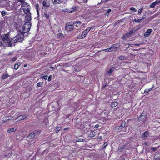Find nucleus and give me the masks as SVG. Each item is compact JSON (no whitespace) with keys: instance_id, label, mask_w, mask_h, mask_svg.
<instances>
[{"instance_id":"obj_1","label":"nucleus","mask_w":160,"mask_h":160,"mask_svg":"<svg viewBox=\"0 0 160 160\" xmlns=\"http://www.w3.org/2000/svg\"><path fill=\"white\" fill-rule=\"evenodd\" d=\"M18 34L15 37L11 39V40L13 43L20 42L22 41L24 38V33L22 32Z\"/></svg>"},{"instance_id":"obj_2","label":"nucleus","mask_w":160,"mask_h":160,"mask_svg":"<svg viewBox=\"0 0 160 160\" xmlns=\"http://www.w3.org/2000/svg\"><path fill=\"white\" fill-rule=\"evenodd\" d=\"M31 24L29 22H26L21 28V29L18 30L19 32H22L24 34L28 32L31 28Z\"/></svg>"},{"instance_id":"obj_3","label":"nucleus","mask_w":160,"mask_h":160,"mask_svg":"<svg viewBox=\"0 0 160 160\" xmlns=\"http://www.w3.org/2000/svg\"><path fill=\"white\" fill-rule=\"evenodd\" d=\"M9 34L8 33L6 34H4L1 36V38L2 40L7 43V45L8 47H12V43L11 42L10 38H9Z\"/></svg>"},{"instance_id":"obj_4","label":"nucleus","mask_w":160,"mask_h":160,"mask_svg":"<svg viewBox=\"0 0 160 160\" xmlns=\"http://www.w3.org/2000/svg\"><path fill=\"white\" fill-rule=\"evenodd\" d=\"M39 134L40 132L38 130H35L29 134L28 136V138L29 139L32 138H34L36 136L39 135Z\"/></svg>"},{"instance_id":"obj_5","label":"nucleus","mask_w":160,"mask_h":160,"mask_svg":"<svg viewBox=\"0 0 160 160\" xmlns=\"http://www.w3.org/2000/svg\"><path fill=\"white\" fill-rule=\"evenodd\" d=\"M26 15L25 16V19L26 21L29 22L31 21V13L30 12L26 13Z\"/></svg>"},{"instance_id":"obj_6","label":"nucleus","mask_w":160,"mask_h":160,"mask_svg":"<svg viewBox=\"0 0 160 160\" xmlns=\"http://www.w3.org/2000/svg\"><path fill=\"white\" fill-rule=\"evenodd\" d=\"M13 117L10 116H7L3 117L2 119V120L3 123H4L8 120H12Z\"/></svg>"},{"instance_id":"obj_7","label":"nucleus","mask_w":160,"mask_h":160,"mask_svg":"<svg viewBox=\"0 0 160 160\" xmlns=\"http://www.w3.org/2000/svg\"><path fill=\"white\" fill-rule=\"evenodd\" d=\"M27 118V117L25 115H19L16 118V120H17V121H20L24 119H26Z\"/></svg>"},{"instance_id":"obj_8","label":"nucleus","mask_w":160,"mask_h":160,"mask_svg":"<svg viewBox=\"0 0 160 160\" xmlns=\"http://www.w3.org/2000/svg\"><path fill=\"white\" fill-rule=\"evenodd\" d=\"M118 45L117 44L112 45L110 47L112 51H116L117 50Z\"/></svg>"},{"instance_id":"obj_9","label":"nucleus","mask_w":160,"mask_h":160,"mask_svg":"<svg viewBox=\"0 0 160 160\" xmlns=\"http://www.w3.org/2000/svg\"><path fill=\"white\" fill-rule=\"evenodd\" d=\"M43 6L44 7V9H46L50 6L49 3L47 1L44 0L42 2Z\"/></svg>"},{"instance_id":"obj_10","label":"nucleus","mask_w":160,"mask_h":160,"mask_svg":"<svg viewBox=\"0 0 160 160\" xmlns=\"http://www.w3.org/2000/svg\"><path fill=\"white\" fill-rule=\"evenodd\" d=\"M73 26H68L67 25L65 26V30L68 32L72 31L73 29Z\"/></svg>"},{"instance_id":"obj_11","label":"nucleus","mask_w":160,"mask_h":160,"mask_svg":"<svg viewBox=\"0 0 160 160\" xmlns=\"http://www.w3.org/2000/svg\"><path fill=\"white\" fill-rule=\"evenodd\" d=\"M21 4V8L22 10H24V8L26 7L27 8L29 6L28 3L26 2H25V1L22 3H20L19 4V5Z\"/></svg>"},{"instance_id":"obj_12","label":"nucleus","mask_w":160,"mask_h":160,"mask_svg":"<svg viewBox=\"0 0 160 160\" xmlns=\"http://www.w3.org/2000/svg\"><path fill=\"white\" fill-rule=\"evenodd\" d=\"M152 31V30L151 29H148L146 32L144 33V36L145 37L148 36L151 34Z\"/></svg>"},{"instance_id":"obj_13","label":"nucleus","mask_w":160,"mask_h":160,"mask_svg":"<svg viewBox=\"0 0 160 160\" xmlns=\"http://www.w3.org/2000/svg\"><path fill=\"white\" fill-rule=\"evenodd\" d=\"M24 10H23L25 13L30 12V6L29 5L27 8H24Z\"/></svg>"},{"instance_id":"obj_14","label":"nucleus","mask_w":160,"mask_h":160,"mask_svg":"<svg viewBox=\"0 0 160 160\" xmlns=\"http://www.w3.org/2000/svg\"><path fill=\"white\" fill-rule=\"evenodd\" d=\"M146 117V114L145 113H142L140 117L138 118V120L141 121L144 119Z\"/></svg>"},{"instance_id":"obj_15","label":"nucleus","mask_w":160,"mask_h":160,"mask_svg":"<svg viewBox=\"0 0 160 160\" xmlns=\"http://www.w3.org/2000/svg\"><path fill=\"white\" fill-rule=\"evenodd\" d=\"M16 130L15 128H11L8 130V132L9 133L15 132Z\"/></svg>"},{"instance_id":"obj_16","label":"nucleus","mask_w":160,"mask_h":160,"mask_svg":"<svg viewBox=\"0 0 160 160\" xmlns=\"http://www.w3.org/2000/svg\"><path fill=\"white\" fill-rule=\"evenodd\" d=\"M158 1H155V2L152 3L150 6V7L151 8H153L155 7V5L158 4Z\"/></svg>"},{"instance_id":"obj_17","label":"nucleus","mask_w":160,"mask_h":160,"mask_svg":"<svg viewBox=\"0 0 160 160\" xmlns=\"http://www.w3.org/2000/svg\"><path fill=\"white\" fill-rule=\"evenodd\" d=\"M96 134V133L94 131H91L89 132V136L91 137H93Z\"/></svg>"},{"instance_id":"obj_18","label":"nucleus","mask_w":160,"mask_h":160,"mask_svg":"<svg viewBox=\"0 0 160 160\" xmlns=\"http://www.w3.org/2000/svg\"><path fill=\"white\" fill-rule=\"evenodd\" d=\"M75 24L74 22H70L67 23L66 25H67L68 26H73V25Z\"/></svg>"},{"instance_id":"obj_19","label":"nucleus","mask_w":160,"mask_h":160,"mask_svg":"<svg viewBox=\"0 0 160 160\" xmlns=\"http://www.w3.org/2000/svg\"><path fill=\"white\" fill-rule=\"evenodd\" d=\"M20 62H19L17 63H16L14 66V69L15 70L18 69V68L19 66H20Z\"/></svg>"},{"instance_id":"obj_20","label":"nucleus","mask_w":160,"mask_h":160,"mask_svg":"<svg viewBox=\"0 0 160 160\" xmlns=\"http://www.w3.org/2000/svg\"><path fill=\"white\" fill-rule=\"evenodd\" d=\"M125 126V124L124 122H122L121 123L120 126L119 127L118 129L120 130L124 128Z\"/></svg>"},{"instance_id":"obj_21","label":"nucleus","mask_w":160,"mask_h":160,"mask_svg":"<svg viewBox=\"0 0 160 160\" xmlns=\"http://www.w3.org/2000/svg\"><path fill=\"white\" fill-rule=\"evenodd\" d=\"M148 135V132L146 131L142 134V137H146Z\"/></svg>"},{"instance_id":"obj_22","label":"nucleus","mask_w":160,"mask_h":160,"mask_svg":"<svg viewBox=\"0 0 160 160\" xmlns=\"http://www.w3.org/2000/svg\"><path fill=\"white\" fill-rule=\"evenodd\" d=\"M87 33L86 32V31H83L82 34V38H84L86 36Z\"/></svg>"},{"instance_id":"obj_23","label":"nucleus","mask_w":160,"mask_h":160,"mask_svg":"<svg viewBox=\"0 0 160 160\" xmlns=\"http://www.w3.org/2000/svg\"><path fill=\"white\" fill-rule=\"evenodd\" d=\"M9 76V75L7 73H4L2 77V79H4L6 78H7Z\"/></svg>"},{"instance_id":"obj_24","label":"nucleus","mask_w":160,"mask_h":160,"mask_svg":"<svg viewBox=\"0 0 160 160\" xmlns=\"http://www.w3.org/2000/svg\"><path fill=\"white\" fill-rule=\"evenodd\" d=\"M118 105V103L116 102H114L111 104V106L112 107H115Z\"/></svg>"},{"instance_id":"obj_25","label":"nucleus","mask_w":160,"mask_h":160,"mask_svg":"<svg viewBox=\"0 0 160 160\" xmlns=\"http://www.w3.org/2000/svg\"><path fill=\"white\" fill-rule=\"evenodd\" d=\"M126 146L124 145L120 148H119L118 149V151L120 152H121L123 149L125 148Z\"/></svg>"},{"instance_id":"obj_26","label":"nucleus","mask_w":160,"mask_h":160,"mask_svg":"<svg viewBox=\"0 0 160 160\" xmlns=\"http://www.w3.org/2000/svg\"><path fill=\"white\" fill-rule=\"evenodd\" d=\"M153 88L152 87L149 89H146L144 90V93H148V92H150L151 90H152Z\"/></svg>"},{"instance_id":"obj_27","label":"nucleus","mask_w":160,"mask_h":160,"mask_svg":"<svg viewBox=\"0 0 160 160\" xmlns=\"http://www.w3.org/2000/svg\"><path fill=\"white\" fill-rule=\"evenodd\" d=\"M115 69V68L114 67H112L108 71V74H109L112 73L114 70Z\"/></svg>"},{"instance_id":"obj_28","label":"nucleus","mask_w":160,"mask_h":160,"mask_svg":"<svg viewBox=\"0 0 160 160\" xmlns=\"http://www.w3.org/2000/svg\"><path fill=\"white\" fill-rule=\"evenodd\" d=\"M126 59V58L125 57L123 56H119L118 58V59L121 60H125Z\"/></svg>"},{"instance_id":"obj_29","label":"nucleus","mask_w":160,"mask_h":160,"mask_svg":"<svg viewBox=\"0 0 160 160\" xmlns=\"http://www.w3.org/2000/svg\"><path fill=\"white\" fill-rule=\"evenodd\" d=\"M76 8L75 7H73L72 8H70L69 10L70 11H72V13L75 11Z\"/></svg>"},{"instance_id":"obj_30","label":"nucleus","mask_w":160,"mask_h":160,"mask_svg":"<svg viewBox=\"0 0 160 160\" xmlns=\"http://www.w3.org/2000/svg\"><path fill=\"white\" fill-rule=\"evenodd\" d=\"M92 27H89L88 28L85 30V31H86V32L88 33L89 31L92 29Z\"/></svg>"},{"instance_id":"obj_31","label":"nucleus","mask_w":160,"mask_h":160,"mask_svg":"<svg viewBox=\"0 0 160 160\" xmlns=\"http://www.w3.org/2000/svg\"><path fill=\"white\" fill-rule=\"evenodd\" d=\"M42 84H43L42 82H39L37 84V87H42Z\"/></svg>"},{"instance_id":"obj_32","label":"nucleus","mask_w":160,"mask_h":160,"mask_svg":"<svg viewBox=\"0 0 160 160\" xmlns=\"http://www.w3.org/2000/svg\"><path fill=\"white\" fill-rule=\"evenodd\" d=\"M158 149V147H152L151 148V150L153 152L157 151Z\"/></svg>"},{"instance_id":"obj_33","label":"nucleus","mask_w":160,"mask_h":160,"mask_svg":"<svg viewBox=\"0 0 160 160\" xmlns=\"http://www.w3.org/2000/svg\"><path fill=\"white\" fill-rule=\"evenodd\" d=\"M141 20L139 19H135L133 21L137 23H140L141 22Z\"/></svg>"},{"instance_id":"obj_34","label":"nucleus","mask_w":160,"mask_h":160,"mask_svg":"<svg viewBox=\"0 0 160 160\" xmlns=\"http://www.w3.org/2000/svg\"><path fill=\"white\" fill-rule=\"evenodd\" d=\"M52 1L54 3H59L60 1V0H52Z\"/></svg>"},{"instance_id":"obj_35","label":"nucleus","mask_w":160,"mask_h":160,"mask_svg":"<svg viewBox=\"0 0 160 160\" xmlns=\"http://www.w3.org/2000/svg\"><path fill=\"white\" fill-rule=\"evenodd\" d=\"M103 51L106 52H111L112 51L111 50V49L110 48H107L106 49H104L103 50Z\"/></svg>"},{"instance_id":"obj_36","label":"nucleus","mask_w":160,"mask_h":160,"mask_svg":"<svg viewBox=\"0 0 160 160\" xmlns=\"http://www.w3.org/2000/svg\"><path fill=\"white\" fill-rule=\"evenodd\" d=\"M108 144V143L107 142H105L103 145L102 148H103V149L104 148H105L107 146Z\"/></svg>"},{"instance_id":"obj_37","label":"nucleus","mask_w":160,"mask_h":160,"mask_svg":"<svg viewBox=\"0 0 160 160\" xmlns=\"http://www.w3.org/2000/svg\"><path fill=\"white\" fill-rule=\"evenodd\" d=\"M63 37V35L62 33H59L58 35V37L59 38H62Z\"/></svg>"},{"instance_id":"obj_38","label":"nucleus","mask_w":160,"mask_h":160,"mask_svg":"<svg viewBox=\"0 0 160 160\" xmlns=\"http://www.w3.org/2000/svg\"><path fill=\"white\" fill-rule=\"evenodd\" d=\"M61 128L60 127H57L56 129V132H58L60 130Z\"/></svg>"},{"instance_id":"obj_39","label":"nucleus","mask_w":160,"mask_h":160,"mask_svg":"<svg viewBox=\"0 0 160 160\" xmlns=\"http://www.w3.org/2000/svg\"><path fill=\"white\" fill-rule=\"evenodd\" d=\"M44 16L46 18H48L49 17V14L45 13Z\"/></svg>"},{"instance_id":"obj_40","label":"nucleus","mask_w":160,"mask_h":160,"mask_svg":"<svg viewBox=\"0 0 160 160\" xmlns=\"http://www.w3.org/2000/svg\"><path fill=\"white\" fill-rule=\"evenodd\" d=\"M130 10L132 11H134V12H135L136 11V10L133 7L131 8H130Z\"/></svg>"},{"instance_id":"obj_41","label":"nucleus","mask_w":160,"mask_h":160,"mask_svg":"<svg viewBox=\"0 0 160 160\" xmlns=\"http://www.w3.org/2000/svg\"><path fill=\"white\" fill-rule=\"evenodd\" d=\"M2 16H4L6 14V12L5 11H2Z\"/></svg>"},{"instance_id":"obj_42","label":"nucleus","mask_w":160,"mask_h":160,"mask_svg":"<svg viewBox=\"0 0 160 160\" xmlns=\"http://www.w3.org/2000/svg\"><path fill=\"white\" fill-rule=\"evenodd\" d=\"M101 134V133H99L98 136V139H101L102 138V137L100 135Z\"/></svg>"},{"instance_id":"obj_43","label":"nucleus","mask_w":160,"mask_h":160,"mask_svg":"<svg viewBox=\"0 0 160 160\" xmlns=\"http://www.w3.org/2000/svg\"><path fill=\"white\" fill-rule=\"evenodd\" d=\"M74 22H75V24H81V22L80 21H76Z\"/></svg>"},{"instance_id":"obj_44","label":"nucleus","mask_w":160,"mask_h":160,"mask_svg":"<svg viewBox=\"0 0 160 160\" xmlns=\"http://www.w3.org/2000/svg\"><path fill=\"white\" fill-rule=\"evenodd\" d=\"M142 9L141 8L138 10V15L141 14L142 11Z\"/></svg>"},{"instance_id":"obj_45","label":"nucleus","mask_w":160,"mask_h":160,"mask_svg":"<svg viewBox=\"0 0 160 160\" xmlns=\"http://www.w3.org/2000/svg\"><path fill=\"white\" fill-rule=\"evenodd\" d=\"M18 2H19V4L21 3H22L23 2H24L25 0H17Z\"/></svg>"},{"instance_id":"obj_46","label":"nucleus","mask_w":160,"mask_h":160,"mask_svg":"<svg viewBox=\"0 0 160 160\" xmlns=\"http://www.w3.org/2000/svg\"><path fill=\"white\" fill-rule=\"evenodd\" d=\"M135 32V30H132L130 31H129V33L130 34H131Z\"/></svg>"},{"instance_id":"obj_47","label":"nucleus","mask_w":160,"mask_h":160,"mask_svg":"<svg viewBox=\"0 0 160 160\" xmlns=\"http://www.w3.org/2000/svg\"><path fill=\"white\" fill-rule=\"evenodd\" d=\"M84 141H84V139H78V140H76L77 142H79V141L84 142Z\"/></svg>"},{"instance_id":"obj_48","label":"nucleus","mask_w":160,"mask_h":160,"mask_svg":"<svg viewBox=\"0 0 160 160\" xmlns=\"http://www.w3.org/2000/svg\"><path fill=\"white\" fill-rule=\"evenodd\" d=\"M52 77L51 75L49 76L48 78V81L49 82L51 80Z\"/></svg>"},{"instance_id":"obj_49","label":"nucleus","mask_w":160,"mask_h":160,"mask_svg":"<svg viewBox=\"0 0 160 160\" xmlns=\"http://www.w3.org/2000/svg\"><path fill=\"white\" fill-rule=\"evenodd\" d=\"M17 60V58L14 57L12 58V61L13 62Z\"/></svg>"},{"instance_id":"obj_50","label":"nucleus","mask_w":160,"mask_h":160,"mask_svg":"<svg viewBox=\"0 0 160 160\" xmlns=\"http://www.w3.org/2000/svg\"><path fill=\"white\" fill-rule=\"evenodd\" d=\"M47 54V53L46 52H41V54L43 55H46Z\"/></svg>"},{"instance_id":"obj_51","label":"nucleus","mask_w":160,"mask_h":160,"mask_svg":"<svg viewBox=\"0 0 160 160\" xmlns=\"http://www.w3.org/2000/svg\"><path fill=\"white\" fill-rule=\"evenodd\" d=\"M43 78L45 79L46 80L48 78V76L47 75H45L43 76Z\"/></svg>"},{"instance_id":"obj_52","label":"nucleus","mask_w":160,"mask_h":160,"mask_svg":"<svg viewBox=\"0 0 160 160\" xmlns=\"http://www.w3.org/2000/svg\"><path fill=\"white\" fill-rule=\"evenodd\" d=\"M145 18H146V16L145 15H143L142 17V18L141 20H142L144 19Z\"/></svg>"},{"instance_id":"obj_53","label":"nucleus","mask_w":160,"mask_h":160,"mask_svg":"<svg viewBox=\"0 0 160 160\" xmlns=\"http://www.w3.org/2000/svg\"><path fill=\"white\" fill-rule=\"evenodd\" d=\"M66 12H69V13H72V11H70L69 8L67 9V11H66Z\"/></svg>"},{"instance_id":"obj_54","label":"nucleus","mask_w":160,"mask_h":160,"mask_svg":"<svg viewBox=\"0 0 160 160\" xmlns=\"http://www.w3.org/2000/svg\"><path fill=\"white\" fill-rule=\"evenodd\" d=\"M38 7H39L38 4H37L36 5V10H37V9H38Z\"/></svg>"},{"instance_id":"obj_55","label":"nucleus","mask_w":160,"mask_h":160,"mask_svg":"<svg viewBox=\"0 0 160 160\" xmlns=\"http://www.w3.org/2000/svg\"><path fill=\"white\" fill-rule=\"evenodd\" d=\"M99 127V125L98 124H96L95 125L94 128H98Z\"/></svg>"},{"instance_id":"obj_56","label":"nucleus","mask_w":160,"mask_h":160,"mask_svg":"<svg viewBox=\"0 0 160 160\" xmlns=\"http://www.w3.org/2000/svg\"><path fill=\"white\" fill-rule=\"evenodd\" d=\"M133 45H136V46H139V45H140V44L135 43V44H134Z\"/></svg>"},{"instance_id":"obj_57","label":"nucleus","mask_w":160,"mask_h":160,"mask_svg":"<svg viewBox=\"0 0 160 160\" xmlns=\"http://www.w3.org/2000/svg\"><path fill=\"white\" fill-rule=\"evenodd\" d=\"M37 13H38V15H39V11H38V9H37Z\"/></svg>"},{"instance_id":"obj_58","label":"nucleus","mask_w":160,"mask_h":160,"mask_svg":"<svg viewBox=\"0 0 160 160\" xmlns=\"http://www.w3.org/2000/svg\"><path fill=\"white\" fill-rule=\"evenodd\" d=\"M2 43L1 41H0V47L2 45Z\"/></svg>"},{"instance_id":"obj_59","label":"nucleus","mask_w":160,"mask_h":160,"mask_svg":"<svg viewBox=\"0 0 160 160\" xmlns=\"http://www.w3.org/2000/svg\"><path fill=\"white\" fill-rule=\"evenodd\" d=\"M111 11V9H108V12H110Z\"/></svg>"},{"instance_id":"obj_60","label":"nucleus","mask_w":160,"mask_h":160,"mask_svg":"<svg viewBox=\"0 0 160 160\" xmlns=\"http://www.w3.org/2000/svg\"><path fill=\"white\" fill-rule=\"evenodd\" d=\"M144 144H145V145H147V142H145L144 143Z\"/></svg>"},{"instance_id":"obj_61","label":"nucleus","mask_w":160,"mask_h":160,"mask_svg":"<svg viewBox=\"0 0 160 160\" xmlns=\"http://www.w3.org/2000/svg\"><path fill=\"white\" fill-rule=\"evenodd\" d=\"M67 9H66L65 10H64V12H66V11H67Z\"/></svg>"},{"instance_id":"obj_62","label":"nucleus","mask_w":160,"mask_h":160,"mask_svg":"<svg viewBox=\"0 0 160 160\" xmlns=\"http://www.w3.org/2000/svg\"><path fill=\"white\" fill-rule=\"evenodd\" d=\"M92 29H93L94 28V26H92Z\"/></svg>"},{"instance_id":"obj_63","label":"nucleus","mask_w":160,"mask_h":160,"mask_svg":"<svg viewBox=\"0 0 160 160\" xmlns=\"http://www.w3.org/2000/svg\"><path fill=\"white\" fill-rule=\"evenodd\" d=\"M27 64H26V65H24V67H27Z\"/></svg>"},{"instance_id":"obj_64","label":"nucleus","mask_w":160,"mask_h":160,"mask_svg":"<svg viewBox=\"0 0 160 160\" xmlns=\"http://www.w3.org/2000/svg\"><path fill=\"white\" fill-rule=\"evenodd\" d=\"M158 3H160V0L159 1H158Z\"/></svg>"}]
</instances>
